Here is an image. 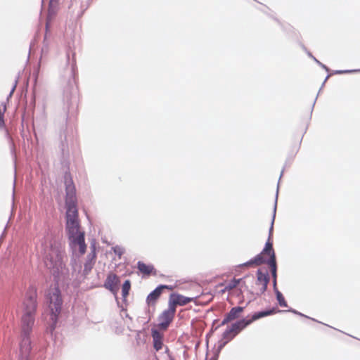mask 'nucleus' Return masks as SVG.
Wrapping results in <instances>:
<instances>
[{
    "instance_id": "nucleus-23",
    "label": "nucleus",
    "mask_w": 360,
    "mask_h": 360,
    "mask_svg": "<svg viewBox=\"0 0 360 360\" xmlns=\"http://www.w3.org/2000/svg\"><path fill=\"white\" fill-rule=\"evenodd\" d=\"M137 268L140 272L146 275H150L153 271H155L153 265L146 264L141 261L137 262Z\"/></svg>"
},
{
    "instance_id": "nucleus-10",
    "label": "nucleus",
    "mask_w": 360,
    "mask_h": 360,
    "mask_svg": "<svg viewBox=\"0 0 360 360\" xmlns=\"http://www.w3.org/2000/svg\"><path fill=\"white\" fill-rule=\"evenodd\" d=\"M173 287L165 284L158 285L153 290H152L146 297V302L148 306H154L160 297L165 289L172 290Z\"/></svg>"
},
{
    "instance_id": "nucleus-8",
    "label": "nucleus",
    "mask_w": 360,
    "mask_h": 360,
    "mask_svg": "<svg viewBox=\"0 0 360 360\" xmlns=\"http://www.w3.org/2000/svg\"><path fill=\"white\" fill-rule=\"evenodd\" d=\"M63 122H65V125H67L69 114H73L77 108V99L72 93L69 92L68 90L64 91L63 96Z\"/></svg>"
},
{
    "instance_id": "nucleus-7",
    "label": "nucleus",
    "mask_w": 360,
    "mask_h": 360,
    "mask_svg": "<svg viewBox=\"0 0 360 360\" xmlns=\"http://www.w3.org/2000/svg\"><path fill=\"white\" fill-rule=\"evenodd\" d=\"M120 284V277L114 274L109 273L107 275L106 279L104 281L103 287L108 290L114 296L117 304V307L121 309V311H127V309L123 306L120 305V302L117 297V293L119 291V285Z\"/></svg>"
},
{
    "instance_id": "nucleus-12",
    "label": "nucleus",
    "mask_w": 360,
    "mask_h": 360,
    "mask_svg": "<svg viewBox=\"0 0 360 360\" xmlns=\"http://www.w3.org/2000/svg\"><path fill=\"white\" fill-rule=\"evenodd\" d=\"M250 316L236 320L231 324V327L233 330V335L231 338H234L240 331L244 330L246 327L252 323L249 319Z\"/></svg>"
},
{
    "instance_id": "nucleus-60",
    "label": "nucleus",
    "mask_w": 360,
    "mask_h": 360,
    "mask_svg": "<svg viewBox=\"0 0 360 360\" xmlns=\"http://www.w3.org/2000/svg\"><path fill=\"white\" fill-rule=\"evenodd\" d=\"M8 225V221L6 222V226Z\"/></svg>"
},
{
    "instance_id": "nucleus-24",
    "label": "nucleus",
    "mask_w": 360,
    "mask_h": 360,
    "mask_svg": "<svg viewBox=\"0 0 360 360\" xmlns=\"http://www.w3.org/2000/svg\"><path fill=\"white\" fill-rule=\"evenodd\" d=\"M131 290V281L129 279H127L124 281L122 285V302L125 304L127 302V296L129 294Z\"/></svg>"
},
{
    "instance_id": "nucleus-30",
    "label": "nucleus",
    "mask_w": 360,
    "mask_h": 360,
    "mask_svg": "<svg viewBox=\"0 0 360 360\" xmlns=\"http://www.w3.org/2000/svg\"><path fill=\"white\" fill-rule=\"evenodd\" d=\"M176 306H178L172 297L169 295V299L168 302V308L165 311L169 312V314L175 316L176 313Z\"/></svg>"
},
{
    "instance_id": "nucleus-17",
    "label": "nucleus",
    "mask_w": 360,
    "mask_h": 360,
    "mask_svg": "<svg viewBox=\"0 0 360 360\" xmlns=\"http://www.w3.org/2000/svg\"><path fill=\"white\" fill-rule=\"evenodd\" d=\"M170 296L178 306H185L191 302L195 297H189L182 295L178 292H172Z\"/></svg>"
},
{
    "instance_id": "nucleus-51",
    "label": "nucleus",
    "mask_w": 360,
    "mask_h": 360,
    "mask_svg": "<svg viewBox=\"0 0 360 360\" xmlns=\"http://www.w3.org/2000/svg\"><path fill=\"white\" fill-rule=\"evenodd\" d=\"M316 96H318V95H317ZM316 99H317V97H316L315 100H314V102H313L312 107H311V113L312 112V110H313V108H314V105H315V103H316Z\"/></svg>"
},
{
    "instance_id": "nucleus-41",
    "label": "nucleus",
    "mask_w": 360,
    "mask_h": 360,
    "mask_svg": "<svg viewBox=\"0 0 360 360\" xmlns=\"http://www.w3.org/2000/svg\"><path fill=\"white\" fill-rule=\"evenodd\" d=\"M231 322V321L230 320V319L228 317V316L226 314H225L224 316V318L223 319V320L221 321V323L219 324H218L217 326L219 327H221L224 325H226L228 324L229 323Z\"/></svg>"
},
{
    "instance_id": "nucleus-5",
    "label": "nucleus",
    "mask_w": 360,
    "mask_h": 360,
    "mask_svg": "<svg viewBox=\"0 0 360 360\" xmlns=\"http://www.w3.org/2000/svg\"><path fill=\"white\" fill-rule=\"evenodd\" d=\"M37 288L31 284L26 290L25 300L23 301V313L35 314L38 308Z\"/></svg>"
},
{
    "instance_id": "nucleus-22",
    "label": "nucleus",
    "mask_w": 360,
    "mask_h": 360,
    "mask_svg": "<svg viewBox=\"0 0 360 360\" xmlns=\"http://www.w3.org/2000/svg\"><path fill=\"white\" fill-rule=\"evenodd\" d=\"M59 316H56L55 314H50L51 323L46 328V333L49 334L51 337L53 336V332L56 328L58 321Z\"/></svg>"
},
{
    "instance_id": "nucleus-4",
    "label": "nucleus",
    "mask_w": 360,
    "mask_h": 360,
    "mask_svg": "<svg viewBox=\"0 0 360 360\" xmlns=\"http://www.w3.org/2000/svg\"><path fill=\"white\" fill-rule=\"evenodd\" d=\"M68 232V239L71 248L79 247L80 255H84L86 251L84 231H81V226H66Z\"/></svg>"
},
{
    "instance_id": "nucleus-16",
    "label": "nucleus",
    "mask_w": 360,
    "mask_h": 360,
    "mask_svg": "<svg viewBox=\"0 0 360 360\" xmlns=\"http://www.w3.org/2000/svg\"><path fill=\"white\" fill-rule=\"evenodd\" d=\"M251 302V300H249L245 307L236 306L232 307L230 311L226 314L230 319L231 321L234 320H238L240 317V314L244 311L245 307Z\"/></svg>"
},
{
    "instance_id": "nucleus-27",
    "label": "nucleus",
    "mask_w": 360,
    "mask_h": 360,
    "mask_svg": "<svg viewBox=\"0 0 360 360\" xmlns=\"http://www.w3.org/2000/svg\"><path fill=\"white\" fill-rule=\"evenodd\" d=\"M284 169H285V167L281 171L279 179H281V176H283ZM278 181H280V180H278ZM278 188H279V182H278V185H277V190H276V197H275L274 206V210H273V215L271 217L270 225H274V220H275V216H276V212L277 200H278Z\"/></svg>"
},
{
    "instance_id": "nucleus-40",
    "label": "nucleus",
    "mask_w": 360,
    "mask_h": 360,
    "mask_svg": "<svg viewBox=\"0 0 360 360\" xmlns=\"http://www.w3.org/2000/svg\"><path fill=\"white\" fill-rule=\"evenodd\" d=\"M313 60L315 61L316 64H318L321 68H322L323 70H325L326 72H329L330 69L323 63L320 62L318 59H316L315 57H313Z\"/></svg>"
},
{
    "instance_id": "nucleus-46",
    "label": "nucleus",
    "mask_w": 360,
    "mask_h": 360,
    "mask_svg": "<svg viewBox=\"0 0 360 360\" xmlns=\"http://www.w3.org/2000/svg\"><path fill=\"white\" fill-rule=\"evenodd\" d=\"M18 77H17L14 82V84L11 89V94H13V92L15 91V89H16V86H17V84H18Z\"/></svg>"
},
{
    "instance_id": "nucleus-34",
    "label": "nucleus",
    "mask_w": 360,
    "mask_h": 360,
    "mask_svg": "<svg viewBox=\"0 0 360 360\" xmlns=\"http://www.w3.org/2000/svg\"><path fill=\"white\" fill-rule=\"evenodd\" d=\"M113 252L118 256L119 258H121L122 255L124 253L125 249L120 245H115L111 248Z\"/></svg>"
},
{
    "instance_id": "nucleus-20",
    "label": "nucleus",
    "mask_w": 360,
    "mask_h": 360,
    "mask_svg": "<svg viewBox=\"0 0 360 360\" xmlns=\"http://www.w3.org/2000/svg\"><path fill=\"white\" fill-rule=\"evenodd\" d=\"M96 256L87 255L86 261L84 264L83 276H86L91 272L96 263Z\"/></svg>"
},
{
    "instance_id": "nucleus-42",
    "label": "nucleus",
    "mask_w": 360,
    "mask_h": 360,
    "mask_svg": "<svg viewBox=\"0 0 360 360\" xmlns=\"http://www.w3.org/2000/svg\"><path fill=\"white\" fill-rule=\"evenodd\" d=\"M40 63H41V60H39V62L38 63L37 68L33 72V76L34 77L35 81H37L39 73Z\"/></svg>"
},
{
    "instance_id": "nucleus-52",
    "label": "nucleus",
    "mask_w": 360,
    "mask_h": 360,
    "mask_svg": "<svg viewBox=\"0 0 360 360\" xmlns=\"http://www.w3.org/2000/svg\"><path fill=\"white\" fill-rule=\"evenodd\" d=\"M165 353L166 354H168L169 356H170L169 355V349L167 347H165Z\"/></svg>"
},
{
    "instance_id": "nucleus-3",
    "label": "nucleus",
    "mask_w": 360,
    "mask_h": 360,
    "mask_svg": "<svg viewBox=\"0 0 360 360\" xmlns=\"http://www.w3.org/2000/svg\"><path fill=\"white\" fill-rule=\"evenodd\" d=\"M46 299L49 302L50 314H55L56 316H60L62 311L63 300L58 283L55 284L54 287L51 288L48 292Z\"/></svg>"
},
{
    "instance_id": "nucleus-15",
    "label": "nucleus",
    "mask_w": 360,
    "mask_h": 360,
    "mask_svg": "<svg viewBox=\"0 0 360 360\" xmlns=\"http://www.w3.org/2000/svg\"><path fill=\"white\" fill-rule=\"evenodd\" d=\"M174 318V315L164 310L158 317L159 328L163 330H166L169 328L170 323L172 322Z\"/></svg>"
},
{
    "instance_id": "nucleus-56",
    "label": "nucleus",
    "mask_w": 360,
    "mask_h": 360,
    "mask_svg": "<svg viewBox=\"0 0 360 360\" xmlns=\"http://www.w3.org/2000/svg\"><path fill=\"white\" fill-rule=\"evenodd\" d=\"M13 94H11V92L9 93V94L7 96V99H9V98H11Z\"/></svg>"
},
{
    "instance_id": "nucleus-54",
    "label": "nucleus",
    "mask_w": 360,
    "mask_h": 360,
    "mask_svg": "<svg viewBox=\"0 0 360 360\" xmlns=\"http://www.w3.org/2000/svg\"><path fill=\"white\" fill-rule=\"evenodd\" d=\"M302 48L305 52L307 51V49L304 45H302Z\"/></svg>"
},
{
    "instance_id": "nucleus-26",
    "label": "nucleus",
    "mask_w": 360,
    "mask_h": 360,
    "mask_svg": "<svg viewBox=\"0 0 360 360\" xmlns=\"http://www.w3.org/2000/svg\"><path fill=\"white\" fill-rule=\"evenodd\" d=\"M268 285L269 284H262L259 291L257 292H255L251 289H248V286L246 285V284H244V288L245 290H247V291L248 292L249 294H250L252 295H256L257 297H259L267 290Z\"/></svg>"
},
{
    "instance_id": "nucleus-13",
    "label": "nucleus",
    "mask_w": 360,
    "mask_h": 360,
    "mask_svg": "<svg viewBox=\"0 0 360 360\" xmlns=\"http://www.w3.org/2000/svg\"><path fill=\"white\" fill-rule=\"evenodd\" d=\"M282 312H283V310L278 309L276 307H274L270 309H266L258 311L253 313L252 315L251 316V317L249 318V319L251 321V323H253L254 321H255L259 319H262V318H264V317H266V316H268L270 315H273L276 313H282Z\"/></svg>"
},
{
    "instance_id": "nucleus-38",
    "label": "nucleus",
    "mask_w": 360,
    "mask_h": 360,
    "mask_svg": "<svg viewBox=\"0 0 360 360\" xmlns=\"http://www.w3.org/2000/svg\"><path fill=\"white\" fill-rule=\"evenodd\" d=\"M153 347L155 351H159L162 348L163 346V340H153Z\"/></svg>"
},
{
    "instance_id": "nucleus-53",
    "label": "nucleus",
    "mask_w": 360,
    "mask_h": 360,
    "mask_svg": "<svg viewBox=\"0 0 360 360\" xmlns=\"http://www.w3.org/2000/svg\"><path fill=\"white\" fill-rule=\"evenodd\" d=\"M125 316H126L127 318H128L129 319H130L131 321L132 320V318H131V317L128 314H125Z\"/></svg>"
},
{
    "instance_id": "nucleus-25",
    "label": "nucleus",
    "mask_w": 360,
    "mask_h": 360,
    "mask_svg": "<svg viewBox=\"0 0 360 360\" xmlns=\"http://www.w3.org/2000/svg\"><path fill=\"white\" fill-rule=\"evenodd\" d=\"M6 138L8 141L11 154L13 158L14 162H15L16 153H15V146L14 141L8 131H6Z\"/></svg>"
},
{
    "instance_id": "nucleus-61",
    "label": "nucleus",
    "mask_w": 360,
    "mask_h": 360,
    "mask_svg": "<svg viewBox=\"0 0 360 360\" xmlns=\"http://www.w3.org/2000/svg\"><path fill=\"white\" fill-rule=\"evenodd\" d=\"M207 353L206 354V358L205 359V360H207Z\"/></svg>"
},
{
    "instance_id": "nucleus-39",
    "label": "nucleus",
    "mask_w": 360,
    "mask_h": 360,
    "mask_svg": "<svg viewBox=\"0 0 360 360\" xmlns=\"http://www.w3.org/2000/svg\"><path fill=\"white\" fill-rule=\"evenodd\" d=\"M90 250L91 252L88 255L96 256V242L95 239H92L90 243Z\"/></svg>"
},
{
    "instance_id": "nucleus-50",
    "label": "nucleus",
    "mask_w": 360,
    "mask_h": 360,
    "mask_svg": "<svg viewBox=\"0 0 360 360\" xmlns=\"http://www.w3.org/2000/svg\"><path fill=\"white\" fill-rule=\"evenodd\" d=\"M305 53L307 54V56H308L309 58H312V59H313V57H314V56L312 55V53H311L309 51H308V50H307Z\"/></svg>"
},
{
    "instance_id": "nucleus-31",
    "label": "nucleus",
    "mask_w": 360,
    "mask_h": 360,
    "mask_svg": "<svg viewBox=\"0 0 360 360\" xmlns=\"http://www.w3.org/2000/svg\"><path fill=\"white\" fill-rule=\"evenodd\" d=\"M283 312H291L295 315H297V316H300L301 317H304L306 319H310L313 321H316V322H318L319 323H322L321 321H317L316 319H314V318H311V317H309L300 311H298L297 310L295 309H292V308H289L288 310H283Z\"/></svg>"
},
{
    "instance_id": "nucleus-45",
    "label": "nucleus",
    "mask_w": 360,
    "mask_h": 360,
    "mask_svg": "<svg viewBox=\"0 0 360 360\" xmlns=\"http://www.w3.org/2000/svg\"><path fill=\"white\" fill-rule=\"evenodd\" d=\"M274 226H269V237H268V239L266 240V242H268L269 240L270 242H271L273 243V242L271 240V238L273 236V231H274Z\"/></svg>"
},
{
    "instance_id": "nucleus-49",
    "label": "nucleus",
    "mask_w": 360,
    "mask_h": 360,
    "mask_svg": "<svg viewBox=\"0 0 360 360\" xmlns=\"http://www.w3.org/2000/svg\"><path fill=\"white\" fill-rule=\"evenodd\" d=\"M219 355H217L214 353L213 356L210 358V360H218Z\"/></svg>"
},
{
    "instance_id": "nucleus-44",
    "label": "nucleus",
    "mask_w": 360,
    "mask_h": 360,
    "mask_svg": "<svg viewBox=\"0 0 360 360\" xmlns=\"http://www.w3.org/2000/svg\"><path fill=\"white\" fill-rule=\"evenodd\" d=\"M272 285L274 293L279 291L277 288V279H272Z\"/></svg>"
},
{
    "instance_id": "nucleus-33",
    "label": "nucleus",
    "mask_w": 360,
    "mask_h": 360,
    "mask_svg": "<svg viewBox=\"0 0 360 360\" xmlns=\"http://www.w3.org/2000/svg\"><path fill=\"white\" fill-rule=\"evenodd\" d=\"M58 4V0H50L49 4V15H54Z\"/></svg>"
},
{
    "instance_id": "nucleus-48",
    "label": "nucleus",
    "mask_w": 360,
    "mask_h": 360,
    "mask_svg": "<svg viewBox=\"0 0 360 360\" xmlns=\"http://www.w3.org/2000/svg\"><path fill=\"white\" fill-rule=\"evenodd\" d=\"M329 77H330V75H328L326 76V77L325 78V79H324V81H323V84H322V85H321V88H320V89H319V91L322 89L323 86H324V84H325L326 82V81H327V79L329 78Z\"/></svg>"
},
{
    "instance_id": "nucleus-47",
    "label": "nucleus",
    "mask_w": 360,
    "mask_h": 360,
    "mask_svg": "<svg viewBox=\"0 0 360 360\" xmlns=\"http://www.w3.org/2000/svg\"><path fill=\"white\" fill-rule=\"evenodd\" d=\"M88 7H89V4H86L85 6L82 5L81 8L82 10L81 11L79 16L83 15L84 12L87 9Z\"/></svg>"
},
{
    "instance_id": "nucleus-37",
    "label": "nucleus",
    "mask_w": 360,
    "mask_h": 360,
    "mask_svg": "<svg viewBox=\"0 0 360 360\" xmlns=\"http://www.w3.org/2000/svg\"><path fill=\"white\" fill-rule=\"evenodd\" d=\"M360 72V69L359 70H334L333 74V75H342V74L352 73V72Z\"/></svg>"
},
{
    "instance_id": "nucleus-35",
    "label": "nucleus",
    "mask_w": 360,
    "mask_h": 360,
    "mask_svg": "<svg viewBox=\"0 0 360 360\" xmlns=\"http://www.w3.org/2000/svg\"><path fill=\"white\" fill-rule=\"evenodd\" d=\"M229 341L226 340H220L218 341V345H217V348L216 349L215 352H214V354H216L217 355H219L221 349L225 347V345L229 342Z\"/></svg>"
},
{
    "instance_id": "nucleus-9",
    "label": "nucleus",
    "mask_w": 360,
    "mask_h": 360,
    "mask_svg": "<svg viewBox=\"0 0 360 360\" xmlns=\"http://www.w3.org/2000/svg\"><path fill=\"white\" fill-rule=\"evenodd\" d=\"M22 340L20 343V360H30L32 352V342L30 334H22Z\"/></svg>"
},
{
    "instance_id": "nucleus-55",
    "label": "nucleus",
    "mask_w": 360,
    "mask_h": 360,
    "mask_svg": "<svg viewBox=\"0 0 360 360\" xmlns=\"http://www.w3.org/2000/svg\"><path fill=\"white\" fill-rule=\"evenodd\" d=\"M15 182V181L14 180V183ZM15 188V184H13V189ZM14 195H15V191L14 190L13 191V198H14Z\"/></svg>"
},
{
    "instance_id": "nucleus-18",
    "label": "nucleus",
    "mask_w": 360,
    "mask_h": 360,
    "mask_svg": "<svg viewBox=\"0 0 360 360\" xmlns=\"http://www.w3.org/2000/svg\"><path fill=\"white\" fill-rule=\"evenodd\" d=\"M60 136L61 139L60 143V149L61 152V155L63 158H65L69 156V147L67 142L66 132L65 129L60 132Z\"/></svg>"
},
{
    "instance_id": "nucleus-21",
    "label": "nucleus",
    "mask_w": 360,
    "mask_h": 360,
    "mask_svg": "<svg viewBox=\"0 0 360 360\" xmlns=\"http://www.w3.org/2000/svg\"><path fill=\"white\" fill-rule=\"evenodd\" d=\"M248 277V276H245L240 278H233L229 282V283L226 285L224 289L221 290L222 292H225L226 290H229L231 289H233V288L237 287L240 283H242V287H244V284H245V283L243 281H244V279H245Z\"/></svg>"
},
{
    "instance_id": "nucleus-11",
    "label": "nucleus",
    "mask_w": 360,
    "mask_h": 360,
    "mask_svg": "<svg viewBox=\"0 0 360 360\" xmlns=\"http://www.w3.org/2000/svg\"><path fill=\"white\" fill-rule=\"evenodd\" d=\"M35 321V314L23 313L21 319L22 333L31 334Z\"/></svg>"
},
{
    "instance_id": "nucleus-32",
    "label": "nucleus",
    "mask_w": 360,
    "mask_h": 360,
    "mask_svg": "<svg viewBox=\"0 0 360 360\" xmlns=\"http://www.w3.org/2000/svg\"><path fill=\"white\" fill-rule=\"evenodd\" d=\"M233 335V330H232L231 326H228L226 329L223 332L221 337L222 339L226 340L228 341H231L233 338H231L232 335Z\"/></svg>"
},
{
    "instance_id": "nucleus-2",
    "label": "nucleus",
    "mask_w": 360,
    "mask_h": 360,
    "mask_svg": "<svg viewBox=\"0 0 360 360\" xmlns=\"http://www.w3.org/2000/svg\"><path fill=\"white\" fill-rule=\"evenodd\" d=\"M46 264L51 269L52 275L56 278L59 276L64 264L61 252L55 244L50 245V251L46 256Z\"/></svg>"
},
{
    "instance_id": "nucleus-36",
    "label": "nucleus",
    "mask_w": 360,
    "mask_h": 360,
    "mask_svg": "<svg viewBox=\"0 0 360 360\" xmlns=\"http://www.w3.org/2000/svg\"><path fill=\"white\" fill-rule=\"evenodd\" d=\"M151 335L153 338V340H163V335L157 329L152 328L151 329Z\"/></svg>"
},
{
    "instance_id": "nucleus-29",
    "label": "nucleus",
    "mask_w": 360,
    "mask_h": 360,
    "mask_svg": "<svg viewBox=\"0 0 360 360\" xmlns=\"http://www.w3.org/2000/svg\"><path fill=\"white\" fill-rule=\"evenodd\" d=\"M276 298L278 302V304L281 307H288V303L285 300L284 296L283 294L278 291L275 292Z\"/></svg>"
},
{
    "instance_id": "nucleus-43",
    "label": "nucleus",
    "mask_w": 360,
    "mask_h": 360,
    "mask_svg": "<svg viewBox=\"0 0 360 360\" xmlns=\"http://www.w3.org/2000/svg\"><path fill=\"white\" fill-rule=\"evenodd\" d=\"M75 68H76L75 61L73 60L72 63V65H71V76L72 77H75ZM73 79H75V78H73Z\"/></svg>"
},
{
    "instance_id": "nucleus-57",
    "label": "nucleus",
    "mask_w": 360,
    "mask_h": 360,
    "mask_svg": "<svg viewBox=\"0 0 360 360\" xmlns=\"http://www.w3.org/2000/svg\"><path fill=\"white\" fill-rule=\"evenodd\" d=\"M169 360H175L172 356H169Z\"/></svg>"
},
{
    "instance_id": "nucleus-14",
    "label": "nucleus",
    "mask_w": 360,
    "mask_h": 360,
    "mask_svg": "<svg viewBox=\"0 0 360 360\" xmlns=\"http://www.w3.org/2000/svg\"><path fill=\"white\" fill-rule=\"evenodd\" d=\"M266 258L267 256H266V253H263L262 250L260 253L257 254L253 258L250 259V260L243 264H239L238 267H250L252 266H259L261 264H264Z\"/></svg>"
},
{
    "instance_id": "nucleus-1",
    "label": "nucleus",
    "mask_w": 360,
    "mask_h": 360,
    "mask_svg": "<svg viewBox=\"0 0 360 360\" xmlns=\"http://www.w3.org/2000/svg\"><path fill=\"white\" fill-rule=\"evenodd\" d=\"M64 184L65 190V225H79L77 210V198L76 188L70 173L66 172L64 174Z\"/></svg>"
},
{
    "instance_id": "nucleus-6",
    "label": "nucleus",
    "mask_w": 360,
    "mask_h": 360,
    "mask_svg": "<svg viewBox=\"0 0 360 360\" xmlns=\"http://www.w3.org/2000/svg\"><path fill=\"white\" fill-rule=\"evenodd\" d=\"M263 253H266V256H267L264 264L268 265L272 279H277L278 264L276 257L273 248V243L269 240L266 242L263 248Z\"/></svg>"
},
{
    "instance_id": "nucleus-28",
    "label": "nucleus",
    "mask_w": 360,
    "mask_h": 360,
    "mask_svg": "<svg viewBox=\"0 0 360 360\" xmlns=\"http://www.w3.org/2000/svg\"><path fill=\"white\" fill-rule=\"evenodd\" d=\"M218 322H219V319L213 320L211 328H210V331L206 334L205 339H206L207 348H208V345H209L208 338L210 337H211L213 335V333H214V331H216L219 328V326L215 325Z\"/></svg>"
},
{
    "instance_id": "nucleus-19",
    "label": "nucleus",
    "mask_w": 360,
    "mask_h": 360,
    "mask_svg": "<svg viewBox=\"0 0 360 360\" xmlns=\"http://www.w3.org/2000/svg\"><path fill=\"white\" fill-rule=\"evenodd\" d=\"M256 284H269L270 282V276L267 270L264 272L261 269H258L256 271Z\"/></svg>"
},
{
    "instance_id": "nucleus-59",
    "label": "nucleus",
    "mask_w": 360,
    "mask_h": 360,
    "mask_svg": "<svg viewBox=\"0 0 360 360\" xmlns=\"http://www.w3.org/2000/svg\"><path fill=\"white\" fill-rule=\"evenodd\" d=\"M149 312H150L149 309H147V311H146V313H149Z\"/></svg>"
},
{
    "instance_id": "nucleus-58",
    "label": "nucleus",
    "mask_w": 360,
    "mask_h": 360,
    "mask_svg": "<svg viewBox=\"0 0 360 360\" xmlns=\"http://www.w3.org/2000/svg\"><path fill=\"white\" fill-rule=\"evenodd\" d=\"M150 320V317L148 318V319L147 320L146 323H148Z\"/></svg>"
}]
</instances>
